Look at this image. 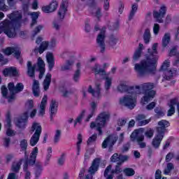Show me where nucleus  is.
I'll list each match as a JSON object with an SVG mask.
<instances>
[{
    "label": "nucleus",
    "mask_w": 179,
    "mask_h": 179,
    "mask_svg": "<svg viewBox=\"0 0 179 179\" xmlns=\"http://www.w3.org/2000/svg\"><path fill=\"white\" fill-rule=\"evenodd\" d=\"M157 45H159L157 43H154L152 48L148 50L146 59L134 65V70L138 76H146V75H155L156 73V64L159 59Z\"/></svg>",
    "instance_id": "f257e3e1"
},
{
    "label": "nucleus",
    "mask_w": 179,
    "mask_h": 179,
    "mask_svg": "<svg viewBox=\"0 0 179 179\" xmlns=\"http://www.w3.org/2000/svg\"><path fill=\"white\" fill-rule=\"evenodd\" d=\"M7 17L10 20L6 19L0 22V34L4 33L9 38H15L17 36L22 23H23L22 13L16 11L8 14Z\"/></svg>",
    "instance_id": "f03ea898"
},
{
    "label": "nucleus",
    "mask_w": 179,
    "mask_h": 179,
    "mask_svg": "<svg viewBox=\"0 0 179 179\" xmlns=\"http://www.w3.org/2000/svg\"><path fill=\"white\" fill-rule=\"evenodd\" d=\"M8 87L10 92V95L8 96V88L5 87V85L1 86V94L4 99H8V103H12V101L15 100V94L22 92L24 88V86L22 83H18L15 87L13 83H10L8 85Z\"/></svg>",
    "instance_id": "7ed1b4c3"
},
{
    "label": "nucleus",
    "mask_w": 179,
    "mask_h": 179,
    "mask_svg": "<svg viewBox=\"0 0 179 179\" xmlns=\"http://www.w3.org/2000/svg\"><path fill=\"white\" fill-rule=\"evenodd\" d=\"M141 94L139 87H136L135 89H131V92H129L127 95L120 99V104L124 106L130 110L135 108L136 106V95Z\"/></svg>",
    "instance_id": "20e7f679"
},
{
    "label": "nucleus",
    "mask_w": 179,
    "mask_h": 179,
    "mask_svg": "<svg viewBox=\"0 0 179 179\" xmlns=\"http://www.w3.org/2000/svg\"><path fill=\"white\" fill-rule=\"evenodd\" d=\"M136 87L139 88V92H141V89L143 90L144 96L141 100L142 104H148L149 101L155 99V96H156V91L152 90V89H155V87H156V85L153 83H145L140 87L136 86Z\"/></svg>",
    "instance_id": "39448f33"
},
{
    "label": "nucleus",
    "mask_w": 179,
    "mask_h": 179,
    "mask_svg": "<svg viewBox=\"0 0 179 179\" xmlns=\"http://www.w3.org/2000/svg\"><path fill=\"white\" fill-rule=\"evenodd\" d=\"M27 75L29 78H34V71L36 69V66H38V69L40 72L39 79H42L43 76H44V73H45V64L41 57L38 58L37 64L32 66L31 62H27Z\"/></svg>",
    "instance_id": "423d86ee"
},
{
    "label": "nucleus",
    "mask_w": 179,
    "mask_h": 179,
    "mask_svg": "<svg viewBox=\"0 0 179 179\" xmlns=\"http://www.w3.org/2000/svg\"><path fill=\"white\" fill-rule=\"evenodd\" d=\"M37 155H38V148L35 147L31 152L29 159H27L23 164V171L25 174V179H30L31 177V173L29 170V166H34V163H36Z\"/></svg>",
    "instance_id": "0eeeda50"
},
{
    "label": "nucleus",
    "mask_w": 179,
    "mask_h": 179,
    "mask_svg": "<svg viewBox=\"0 0 179 179\" xmlns=\"http://www.w3.org/2000/svg\"><path fill=\"white\" fill-rule=\"evenodd\" d=\"M110 118V113L107 112H103L99 114L97 117L96 122H91L90 128H96V131L99 132V135H103V131L101 128L106 125V122Z\"/></svg>",
    "instance_id": "6e6552de"
},
{
    "label": "nucleus",
    "mask_w": 179,
    "mask_h": 179,
    "mask_svg": "<svg viewBox=\"0 0 179 179\" xmlns=\"http://www.w3.org/2000/svg\"><path fill=\"white\" fill-rule=\"evenodd\" d=\"M33 107H34L33 101H28L26 103V108L28 109V110L24 113V114L21 117L16 120V127H17L20 129H24V128H26V124L27 122V119L29 118V111H30V110H31Z\"/></svg>",
    "instance_id": "1a4fd4ad"
},
{
    "label": "nucleus",
    "mask_w": 179,
    "mask_h": 179,
    "mask_svg": "<svg viewBox=\"0 0 179 179\" xmlns=\"http://www.w3.org/2000/svg\"><path fill=\"white\" fill-rule=\"evenodd\" d=\"M62 58H71V59L66 60L65 64L62 66V71H71L73 64H75V59H73V53L72 52H65L62 55Z\"/></svg>",
    "instance_id": "9d476101"
},
{
    "label": "nucleus",
    "mask_w": 179,
    "mask_h": 179,
    "mask_svg": "<svg viewBox=\"0 0 179 179\" xmlns=\"http://www.w3.org/2000/svg\"><path fill=\"white\" fill-rule=\"evenodd\" d=\"M97 47L100 48L101 52L106 51V27H102L96 36Z\"/></svg>",
    "instance_id": "9b49d317"
},
{
    "label": "nucleus",
    "mask_w": 179,
    "mask_h": 179,
    "mask_svg": "<svg viewBox=\"0 0 179 179\" xmlns=\"http://www.w3.org/2000/svg\"><path fill=\"white\" fill-rule=\"evenodd\" d=\"M163 138H164L163 131L161 128H158V133L157 132V134L151 143L152 148L155 149H159V148H160V143H162V141H163Z\"/></svg>",
    "instance_id": "f8f14e48"
},
{
    "label": "nucleus",
    "mask_w": 179,
    "mask_h": 179,
    "mask_svg": "<svg viewBox=\"0 0 179 179\" xmlns=\"http://www.w3.org/2000/svg\"><path fill=\"white\" fill-rule=\"evenodd\" d=\"M87 92L92 94V97H94L95 99H100V97H101V84L96 83L95 84V88H93L92 85H90L88 87Z\"/></svg>",
    "instance_id": "ddd939ff"
},
{
    "label": "nucleus",
    "mask_w": 179,
    "mask_h": 179,
    "mask_svg": "<svg viewBox=\"0 0 179 179\" xmlns=\"http://www.w3.org/2000/svg\"><path fill=\"white\" fill-rule=\"evenodd\" d=\"M118 138L114 135L108 136L102 143V148L106 149V148H109V150H111L113 146L117 142Z\"/></svg>",
    "instance_id": "4468645a"
},
{
    "label": "nucleus",
    "mask_w": 179,
    "mask_h": 179,
    "mask_svg": "<svg viewBox=\"0 0 179 179\" xmlns=\"http://www.w3.org/2000/svg\"><path fill=\"white\" fill-rule=\"evenodd\" d=\"M66 12H68V0H62L57 12V16L59 20H64V19H65Z\"/></svg>",
    "instance_id": "2eb2a0df"
},
{
    "label": "nucleus",
    "mask_w": 179,
    "mask_h": 179,
    "mask_svg": "<svg viewBox=\"0 0 179 179\" xmlns=\"http://www.w3.org/2000/svg\"><path fill=\"white\" fill-rule=\"evenodd\" d=\"M100 164V158H96L93 160L92 166L89 169L90 174H87L85 177V179H93L92 174H94L96 171L99 170V166Z\"/></svg>",
    "instance_id": "dca6fc26"
},
{
    "label": "nucleus",
    "mask_w": 179,
    "mask_h": 179,
    "mask_svg": "<svg viewBox=\"0 0 179 179\" xmlns=\"http://www.w3.org/2000/svg\"><path fill=\"white\" fill-rule=\"evenodd\" d=\"M6 123H5V128L6 129V134L8 136H15L16 131L10 129V127H12V124H10V113L8 112L6 113Z\"/></svg>",
    "instance_id": "f3484780"
},
{
    "label": "nucleus",
    "mask_w": 179,
    "mask_h": 179,
    "mask_svg": "<svg viewBox=\"0 0 179 179\" xmlns=\"http://www.w3.org/2000/svg\"><path fill=\"white\" fill-rule=\"evenodd\" d=\"M131 141L132 142H138L139 141H145V136L143 135V131L141 129L134 130L131 136Z\"/></svg>",
    "instance_id": "a211bd4d"
},
{
    "label": "nucleus",
    "mask_w": 179,
    "mask_h": 179,
    "mask_svg": "<svg viewBox=\"0 0 179 179\" xmlns=\"http://www.w3.org/2000/svg\"><path fill=\"white\" fill-rule=\"evenodd\" d=\"M132 89H135V87H129L127 81H120L117 87V90L120 93H125L127 92L129 93V92H132Z\"/></svg>",
    "instance_id": "6ab92c4d"
},
{
    "label": "nucleus",
    "mask_w": 179,
    "mask_h": 179,
    "mask_svg": "<svg viewBox=\"0 0 179 179\" xmlns=\"http://www.w3.org/2000/svg\"><path fill=\"white\" fill-rule=\"evenodd\" d=\"M166 6H162L159 11H154L153 16L158 23H163V17H164V15H166Z\"/></svg>",
    "instance_id": "aec40b11"
},
{
    "label": "nucleus",
    "mask_w": 179,
    "mask_h": 179,
    "mask_svg": "<svg viewBox=\"0 0 179 179\" xmlns=\"http://www.w3.org/2000/svg\"><path fill=\"white\" fill-rule=\"evenodd\" d=\"M58 8V1H52L48 6L42 7V10L45 13H52V12H55Z\"/></svg>",
    "instance_id": "412c9836"
},
{
    "label": "nucleus",
    "mask_w": 179,
    "mask_h": 179,
    "mask_svg": "<svg viewBox=\"0 0 179 179\" xmlns=\"http://www.w3.org/2000/svg\"><path fill=\"white\" fill-rule=\"evenodd\" d=\"M22 163H23V159L13 162L10 168V171L12 172L10 173V174H15V176H17V174H19V171H20Z\"/></svg>",
    "instance_id": "4be33fe9"
},
{
    "label": "nucleus",
    "mask_w": 179,
    "mask_h": 179,
    "mask_svg": "<svg viewBox=\"0 0 179 179\" xmlns=\"http://www.w3.org/2000/svg\"><path fill=\"white\" fill-rule=\"evenodd\" d=\"M127 160H128V156L118 155L117 153H115L110 157V162H113V163H117V164H122L124 162H127Z\"/></svg>",
    "instance_id": "5701e85b"
},
{
    "label": "nucleus",
    "mask_w": 179,
    "mask_h": 179,
    "mask_svg": "<svg viewBox=\"0 0 179 179\" xmlns=\"http://www.w3.org/2000/svg\"><path fill=\"white\" fill-rule=\"evenodd\" d=\"M4 54H6V55H10V54H14L17 59H20V50L17 48H7L4 50Z\"/></svg>",
    "instance_id": "b1692460"
},
{
    "label": "nucleus",
    "mask_w": 179,
    "mask_h": 179,
    "mask_svg": "<svg viewBox=\"0 0 179 179\" xmlns=\"http://www.w3.org/2000/svg\"><path fill=\"white\" fill-rule=\"evenodd\" d=\"M178 103V99L177 98L171 99L170 102L168 103V106L169 107V110L167 113V117H171L176 113V108L174 106H176Z\"/></svg>",
    "instance_id": "393cba45"
},
{
    "label": "nucleus",
    "mask_w": 179,
    "mask_h": 179,
    "mask_svg": "<svg viewBox=\"0 0 179 179\" xmlns=\"http://www.w3.org/2000/svg\"><path fill=\"white\" fill-rule=\"evenodd\" d=\"M35 167H34V177L36 179L40 178L41 176V173H43V164H41V162H36L34 163Z\"/></svg>",
    "instance_id": "a878e982"
},
{
    "label": "nucleus",
    "mask_w": 179,
    "mask_h": 179,
    "mask_svg": "<svg viewBox=\"0 0 179 179\" xmlns=\"http://www.w3.org/2000/svg\"><path fill=\"white\" fill-rule=\"evenodd\" d=\"M48 99L47 95H44L41 102L40 108L38 115L39 117H43L45 114V107L47 106V100Z\"/></svg>",
    "instance_id": "bb28decb"
},
{
    "label": "nucleus",
    "mask_w": 179,
    "mask_h": 179,
    "mask_svg": "<svg viewBox=\"0 0 179 179\" xmlns=\"http://www.w3.org/2000/svg\"><path fill=\"white\" fill-rule=\"evenodd\" d=\"M145 115H138L136 116V121L138 122L139 127H143V125H148L150 122V119H147Z\"/></svg>",
    "instance_id": "cd10ccee"
},
{
    "label": "nucleus",
    "mask_w": 179,
    "mask_h": 179,
    "mask_svg": "<svg viewBox=\"0 0 179 179\" xmlns=\"http://www.w3.org/2000/svg\"><path fill=\"white\" fill-rule=\"evenodd\" d=\"M90 12L92 15L94 17H96V19H100L101 17L102 14H101V8L97 6H90Z\"/></svg>",
    "instance_id": "c85d7f7f"
},
{
    "label": "nucleus",
    "mask_w": 179,
    "mask_h": 179,
    "mask_svg": "<svg viewBox=\"0 0 179 179\" xmlns=\"http://www.w3.org/2000/svg\"><path fill=\"white\" fill-rule=\"evenodd\" d=\"M3 73L4 76H17L19 72L17 71V69H16V67H9L5 69Z\"/></svg>",
    "instance_id": "c756f323"
},
{
    "label": "nucleus",
    "mask_w": 179,
    "mask_h": 179,
    "mask_svg": "<svg viewBox=\"0 0 179 179\" xmlns=\"http://www.w3.org/2000/svg\"><path fill=\"white\" fill-rule=\"evenodd\" d=\"M46 59L48 64L49 71H52V68H54L55 65V59H54V55L51 52H48L46 54Z\"/></svg>",
    "instance_id": "7c9ffc66"
},
{
    "label": "nucleus",
    "mask_w": 179,
    "mask_h": 179,
    "mask_svg": "<svg viewBox=\"0 0 179 179\" xmlns=\"http://www.w3.org/2000/svg\"><path fill=\"white\" fill-rule=\"evenodd\" d=\"M57 111H58L57 101H55V100H52L50 106V120H52V117L55 115V114H57Z\"/></svg>",
    "instance_id": "2f4dec72"
},
{
    "label": "nucleus",
    "mask_w": 179,
    "mask_h": 179,
    "mask_svg": "<svg viewBox=\"0 0 179 179\" xmlns=\"http://www.w3.org/2000/svg\"><path fill=\"white\" fill-rule=\"evenodd\" d=\"M47 48H48V41H45L41 43L39 48H35L34 52L35 54H38V52L39 54H43V52H44Z\"/></svg>",
    "instance_id": "473e14b6"
},
{
    "label": "nucleus",
    "mask_w": 179,
    "mask_h": 179,
    "mask_svg": "<svg viewBox=\"0 0 179 179\" xmlns=\"http://www.w3.org/2000/svg\"><path fill=\"white\" fill-rule=\"evenodd\" d=\"M102 79L105 80V90L108 92L113 83V78L108 76V74L106 73L102 76Z\"/></svg>",
    "instance_id": "72a5a7b5"
},
{
    "label": "nucleus",
    "mask_w": 179,
    "mask_h": 179,
    "mask_svg": "<svg viewBox=\"0 0 179 179\" xmlns=\"http://www.w3.org/2000/svg\"><path fill=\"white\" fill-rule=\"evenodd\" d=\"M41 125L39 124V123L34 122L32 124V126L31 127V134H33L34 132V135H41Z\"/></svg>",
    "instance_id": "f704fd0d"
},
{
    "label": "nucleus",
    "mask_w": 179,
    "mask_h": 179,
    "mask_svg": "<svg viewBox=\"0 0 179 179\" xmlns=\"http://www.w3.org/2000/svg\"><path fill=\"white\" fill-rule=\"evenodd\" d=\"M171 41V35L170 34V33L164 34L162 41V45L163 48H166V47H167L170 44Z\"/></svg>",
    "instance_id": "c9c22d12"
},
{
    "label": "nucleus",
    "mask_w": 179,
    "mask_h": 179,
    "mask_svg": "<svg viewBox=\"0 0 179 179\" xmlns=\"http://www.w3.org/2000/svg\"><path fill=\"white\" fill-rule=\"evenodd\" d=\"M158 125L159 127H157V132L159 133V128H160L164 135V133L166 132V128L170 127V123L169 122V121L163 120L158 122Z\"/></svg>",
    "instance_id": "e433bc0d"
},
{
    "label": "nucleus",
    "mask_w": 179,
    "mask_h": 179,
    "mask_svg": "<svg viewBox=\"0 0 179 179\" xmlns=\"http://www.w3.org/2000/svg\"><path fill=\"white\" fill-rule=\"evenodd\" d=\"M39 85H40V83H38V81L34 80V83H33V86H32V92H33L34 96L35 97H38V96H40Z\"/></svg>",
    "instance_id": "4c0bfd02"
},
{
    "label": "nucleus",
    "mask_w": 179,
    "mask_h": 179,
    "mask_svg": "<svg viewBox=\"0 0 179 179\" xmlns=\"http://www.w3.org/2000/svg\"><path fill=\"white\" fill-rule=\"evenodd\" d=\"M92 71L94 72L95 75H99L101 77L106 75V71L104 69H101L99 64H95V66L92 68Z\"/></svg>",
    "instance_id": "58836bf2"
},
{
    "label": "nucleus",
    "mask_w": 179,
    "mask_h": 179,
    "mask_svg": "<svg viewBox=\"0 0 179 179\" xmlns=\"http://www.w3.org/2000/svg\"><path fill=\"white\" fill-rule=\"evenodd\" d=\"M50 85H51V73H47L45 80L43 81V89L44 90H48L50 87Z\"/></svg>",
    "instance_id": "ea45409f"
},
{
    "label": "nucleus",
    "mask_w": 179,
    "mask_h": 179,
    "mask_svg": "<svg viewBox=\"0 0 179 179\" xmlns=\"http://www.w3.org/2000/svg\"><path fill=\"white\" fill-rule=\"evenodd\" d=\"M108 43L110 47H115V45H117L118 43V37H117L115 35H110L109 36Z\"/></svg>",
    "instance_id": "a19ab883"
},
{
    "label": "nucleus",
    "mask_w": 179,
    "mask_h": 179,
    "mask_svg": "<svg viewBox=\"0 0 179 179\" xmlns=\"http://www.w3.org/2000/svg\"><path fill=\"white\" fill-rule=\"evenodd\" d=\"M40 141V136L37 134H33L29 141V145L31 146H36Z\"/></svg>",
    "instance_id": "79ce46f5"
},
{
    "label": "nucleus",
    "mask_w": 179,
    "mask_h": 179,
    "mask_svg": "<svg viewBox=\"0 0 179 179\" xmlns=\"http://www.w3.org/2000/svg\"><path fill=\"white\" fill-rule=\"evenodd\" d=\"M29 15H31L32 19L31 27H33L34 24H37V19H38V16H40V12L31 13Z\"/></svg>",
    "instance_id": "37998d69"
},
{
    "label": "nucleus",
    "mask_w": 179,
    "mask_h": 179,
    "mask_svg": "<svg viewBox=\"0 0 179 179\" xmlns=\"http://www.w3.org/2000/svg\"><path fill=\"white\" fill-rule=\"evenodd\" d=\"M137 10L138 5L136 3L133 4L129 15V20H132V19H134V16H135V13H136Z\"/></svg>",
    "instance_id": "c03bdc74"
},
{
    "label": "nucleus",
    "mask_w": 179,
    "mask_h": 179,
    "mask_svg": "<svg viewBox=\"0 0 179 179\" xmlns=\"http://www.w3.org/2000/svg\"><path fill=\"white\" fill-rule=\"evenodd\" d=\"M143 40L145 44H149L150 41V29H146L143 34Z\"/></svg>",
    "instance_id": "a18cd8bd"
},
{
    "label": "nucleus",
    "mask_w": 179,
    "mask_h": 179,
    "mask_svg": "<svg viewBox=\"0 0 179 179\" xmlns=\"http://www.w3.org/2000/svg\"><path fill=\"white\" fill-rule=\"evenodd\" d=\"M171 170H174V165L173 164V163L169 162L167 164L166 168L164 171V174H165L166 176H169V174L171 173Z\"/></svg>",
    "instance_id": "49530a36"
},
{
    "label": "nucleus",
    "mask_w": 179,
    "mask_h": 179,
    "mask_svg": "<svg viewBox=\"0 0 179 179\" xmlns=\"http://www.w3.org/2000/svg\"><path fill=\"white\" fill-rule=\"evenodd\" d=\"M82 134H78V142L76 143L77 156H79V155H80V144L82 143Z\"/></svg>",
    "instance_id": "de8ad7c7"
},
{
    "label": "nucleus",
    "mask_w": 179,
    "mask_h": 179,
    "mask_svg": "<svg viewBox=\"0 0 179 179\" xmlns=\"http://www.w3.org/2000/svg\"><path fill=\"white\" fill-rule=\"evenodd\" d=\"M176 70H166L164 71L165 76L164 78H166V80H169L173 78V75L176 74Z\"/></svg>",
    "instance_id": "09e8293b"
},
{
    "label": "nucleus",
    "mask_w": 179,
    "mask_h": 179,
    "mask_svg": "<svg viewBox=\"0 0 179 179\" xmlns=\"http://www.w3.org/2000/svg\"><path fill=\"white\" fill-rule=\"evenodd\" d=\"M111 169H113V166L111 165H109L106 167L104 171V177H106V179H113V175L112 173L110 175H108V173L111 171Z\"/></svg>",
    "instance_id": "8fccbe9b"
},
{
    "label": "nucleus",
    "mask_w": 179,
    "mask_h": 179,
    "mask_svg": "<svg viewBox=\"0 0 179 179\" xmlns=\"http://www.w3.org/2000/svg\"><path fill=\"white\" fill-rule=\"evenodd\" d=\"M86 113V110H82L81 113L77 117L75 123L74 127H76V124H80L82 122V120H83V117H85V114Z\"/></svg>",
    "instance_id": "3c124183"
},
{
    "label": "nucleus",
    "mask_w": 179,
    "mask_h": 179,
    "mask_svg": "<svg viewBox=\"0 0 179 179\" xmlns=\"http://www.w3.org/2000/svg\"><path fill=\"white\" fill-rule=\"evenodd\" d=\"M123 173H124L127 177H132V176H135V171L131 168H126L124 169Z\"/></svg>",
    "instance_id": "603ef678"
},
{
    "label": "nucleus",
    "mask_w": 179,
    "mask_h": 179,
    "mask_svg": "<svg viewBox=\"0 0 179 179\" xmlns=\"http://www.w3.org/2000/svg\"><path fill=\"white\" fill-rule=\"evenodd\" d=\"M142 55V52L141 50H136L134 52V54L133 55V62H136L141 58V56Z\"/></svg>",
    "instance_id": "864d4df0"
},
{
    "label": "nucleus",
    "mask_w": 179,
    "mask_h": 179,
    "mask_svg": "<svg viewBox=\"0 0 179 179\" xmlns=\"http://www.w3.org/2000/svg\"><path fill=\"white\" fill-rule=\"evenodd\" d=\"M79 79H80V69H77L74 73L73 80L76 83H78Z\"/></svg>",
    "instance_id": "5fc2aeb1"
},
{
    "label": "nucleus",
    "mask_w": 179,
    "mask_h": 179,
    "mask_svg": "<svg viewBox=\"0 0 179 179\" xmlns=\"http://www.w3.org/2000/svg\"><path fill=\"white\" fill-rule=\"evenodd\" d=\"M97 139V134H94L92 136H91L87 141V145H92V143H94Z\"/></svg>",
    "instance_id": "6e6d98bb"
},
{
    "label": "nucleus",
    "mask_w": 179,
    "mask_h": 179,
    "mask_svg": "<svg viewBox=\"0 0 179 179\" xmlns=\"http://www.w3.org/2000/svg\"><path fill=\"white\" fill-rule=\"evenodd\" d=\"M59 139H61V130H56L55 137H54V142L55 143H58L59 142Z\"/></svg>",
    "instance_id": "4d7b16f0"
},
{
    "label": "nucleus",
    "mask_w": 179,
    "mask_h": 179,
    "mask_svg": "<svg viewBox=\"0 0 179 179\" xmlns=\"http://www.w3.org/2000/svg\"><path fill=\"white\" fill-rule=\"evenodd\" d=\"M153 135H155V131L152 129H150L145 132V136L146 138H148V139H152Z\"/></svg>",
    "instance_id": "13d9d810"
},
{
    "label": "nucleus",
    "mask_w": 179,
    "mask_h": 179,
    "mask_svg": "<svg viewBox=\"0 0 179 179\" xmlns=\"http://www.w3.org/2000/svg\"><path fill=\"white\" fill-rule=\"evenodd\" d=\"M52 153V148H48V154L46 155V161L45 162V166H47V164H48V162H50V159H51Z\"/></svg>",
    "instance_id": "bf43d9fd"
},
{
    "label": "nucleus",
    "mask_w": 179,
    "mask_h": 179,
    "mask_svg": "<svg viewBox=\"0 0 179 179\" xmlns=\"http://www.w3.org/2000/svg\"><path fill=\"white\" fill-rule=\"evenodd\" d=\"M170 57H173V55H176L178 59L176 60V62H179V53L177 52V48H173L171 49V50L169 52Z\"/></svg>",
    "instance_id": "052dcab7"
},
{
    "label": "nucleus",
    "mask_w": 179,
    "mask_h": 179,
    "mask_svg": "<svg viewBox=\"0 0 179 179\" xmlns=\"http://www.w3.org/2000/svg\"><path fill=\"white\" fill-rule=\"evenodd\" d=\"M155 111L156 113V117H157V118H160V117H163L164 115V112H163L162 108H156L155 109Z\"/></svg>",
    "instance_id": "680f3d73"
},
{
    "label": "nucleus",
    "mask_w": 179,
    "mask_h": 179,
    "mask_svg": "<svg viewBox=\"0 0 179 179\" xmlns=\"http://www.w3.org/2000/svg\"><path fill=\"white\" fill-rule=\"evenodd\" d=\"M52 25L55 30H59V29H61V22L58 20L53 21Z\"/></svg>",
    "instance_id": "e2e57ef3"
},
{
    "label": "nucleus",
    "mask_w": 179,
    "mask_h": 179,
    "mask_svg": "<svg viewBox=\"0 0 179 179\" xmlns=\"http://www.w3.org/2000/svg\"><path fill=\"white\" fill-rule=\"evenodd\" d=\"M0 10H3V12L8 10V6L5 4V0H0Z\"/></svg>",
    "instance_id": "0e129e2a"
},
{
    "label": "nucleus",
    "mask_w": 179,
    "mask_h": 179,
    "mask_svg": "<svg viewBox=\"0 0 179 179\" xmlns=\"http://www.w3.org/2000/svg\"><path fill=\"white\" fill-rule=\"evenodd\" d=\"M170 66V62L166 60L164 64H162L161 69L162 71H164V72L166 71H168V68Z\"/></svg>",
    "instance_id": "69168bd1"
},
{
    "label": "nucleus",
    "mask_w": 179,
    "mask_h": 179,
    "mask_svg": "<svg viewBox=\"0 0 179 179\" xmlns=\"http://www.w3.org/2000/svg\"><path fill=\"white\" fill-rule=\"evenodd\" d=\"M20 148L22 150H26L27 149V140L23 139L20 141Z\"/></svg>",
    "instance_id": "338daca9"
},
{
    "label": "nucleus",
    "mask_w": 179,
    "mask_h": 179,
    "mask_svg": "<svg viewBox=\"0 0 179 179\" xmlns=\"http://www.w3.org/2000/svg\"><path fill=\"white\" fill-rule=\"evenodd\" d=\"M118 27H120V24L118 23V22H116L114 24H110L109 25L110 30H117Z\"/></svg>",
    "instance_id": "774afa93"
}]
</instances>
